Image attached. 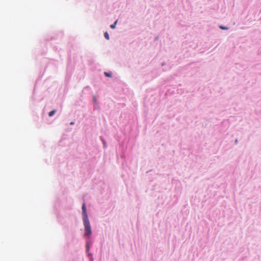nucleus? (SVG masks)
I'll return each mask as SVG.
<instances>
[{"label":"nucleus","instance_id":"3","mask_svg":"<svg viewBox=\"0 0 261 261\" xmlns=\"http://www.w3.org/2000/svg\"><path fill=\"white\" fill-rule=\"evenodd\" d=\"M56 110H53L51 111H50L49 113H48V115L49 117H51L53 116L55 113H56Z\"/></svg>","mask_w":261,"mask_h":261},{"label":"nucleus","instance_id":"6","mask_svg":"<svg viewBox=\"0 0 261 261\" xmlns=\"http://www.w3.org/2000/svg\"><path fill=\"white\" fill-rule=\"evenodd\" d=\"M105 75L107 76V77H111L112 76V75L110 73H109V72H105Z\"/></svg>","mask_w":261,"mask_h":261},{"label":"nucleus","instance_id":"5","mask_svg":"<svg viewBox=\"0 0 261 261\" xmlns=\"http://www.w3.org/2000/svg\"><path fill=\"white\" fill-rule=\"evenodd\" d=\"M105 38L107 39V40H109L110 39V37H109V35L108 34V33L107 32H106L105 33Z\"/></svg>","mask_w":261,"mask_h":261},{"label":"nucleus","instance_id":"8","mask_svg":"<svg viewBox=\"0 0 261 261\" xmlns=\"http://www.w3.org/2000/svg\"><path fill=\"white\" fill-rule=\"evenodd\" d=\"M70 124H73V122H71V123H70Z\"/></svg>","mask_w":261,"mask_h":261},{"label":"nucleus","instance_id":"2","mask_svg":"<svg viewBox=\"0 0 261 261\" xmlns=\"http://www.w3.org/2000/svg\"><path fill=\"white\" fill-rule=\"evenodd\" d=\"M82 211H83V219H88V215L86 212V207L85 203H83L82 204Z\"/></svg>","mask_w":261,"mask_h":261},{"label":"nucleus","instance_id":"4","mask_svg":"<svg viewBox=\"0 0 261 261\" xmlns=\"http://www.w3.org/2000/svg\"><path fill=\"white\" fill-rule=\"evenodd\" d=\"M117 22V20H116L115 22L113 24H112L110 25V28L112 29H115L116 28V25Z\"/></svg>","mask_w":261,"mask_h":261},{"label":"nucleus","instance_id":"1","mask_svg":"<svg viewBox=\"0 0 261 261\" xmlns=\"http://www.w3.org/2000/svg\"><path fill=\"white\" fill-rule=\"evenodd\" d=\"M83 222H84V225L85 227V234L86 236H89L92 233L91 228L90 226L89 221L88 219H83Z\"/></svg>","mask_w":261,"mask_h":261},{"label":"nucleus","instance_id":"7","mask_svg":"<svg viewBox=\"0 0 261 261\" xmlns=\"http://www.w3.org/2000/svg\"><path fill=\"white\" fill-rule=\"evenodd\" d=\"M220 28L221 29H222V30H227V28L224 27H223V26H220Z\"/></svg>","mask_w":261,"mask_h":261}]
</instances>
